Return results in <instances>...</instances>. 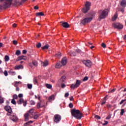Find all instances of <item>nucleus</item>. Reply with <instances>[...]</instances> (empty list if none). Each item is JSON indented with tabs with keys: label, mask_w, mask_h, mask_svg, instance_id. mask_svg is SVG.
<instances>
[{
	"label": "nucleus",
	"mask_w": 126,
	"mask_h": 126,
	"mask_svg": "<svg viewBox=\"0 0 126 126\" xmlns=\"http://www.w3.org/2000/svg\"><path fill=\"white\" fill-rule=\"evenodd\" d=\"M13 45H17V41L16 40H13Z\"/></svg>",
	"instance_id": "obj_53"
},
{
	"label": "nucleus",
	"mask_w": 126,
	"mask_h": 126,
	"mask_svg": "<svg viewBox=\"0 0 126 126\" xmlns=\"http://www.w3.org/2000/svg\"><path fill=\"white\" fill-rule=\"evenodd\" d=\"M55 56L57 57V58H61V57H62V53L61 52H59L58 53L56 54L55 55Z\"/></svg>",
	"instance_id": "obj_31"
},
{
	"label": "nucleus",
	"mask_w": 126,
	"mask_h": 126,
	"mask_svg": "<svg viewBox=\"0 0 126 126\" xmlns=\"http://www.w3.org/2000/svg\"><path fill=\"white\" fill-rule=\"evenodd\" d=\"M55 95L54 94H52L48 97V101L49 102H52V101H54L55 100Z\"/></svg>",
	"instance_id": "obj_19"
},
{
	"label": "nucleus",
	"mask_w": 126,
	"mask_h": 126,
	"mask_svg": "<svg viewBox=\"0 0 126 126\" xmlns=\"http://www.w3.org/2000/svg\"><path fill=\"white\" fill-rule=\"evenodd\" d=\"M106 100H105L104 101H102V102L101 103V105L103 106V105H104V104H106Z\"/></svg>",
	"instance_id": "obj_62"
},
{
	"label": "nucleus",
	"mask_w": 126,
	"mask_h": 126,
	"mask_svg": "<svg viewBox=\"0 0 126 126\" xmlns=\"http://www.w3.org/2000/svg\"><path fill=\"white\" fill-rule=\"evenodd\" d=\"M4 102V100L3 99V98L2 97L0 96V104H2Z\"/></svg>",
	"instance_id": "obj_35"
},
{
	"label": "nucleus",
	"mask_w": 126,
	"mask_h": 126,
	"mask_svg": "<svg viewBox=\"0 0 126 126\" xmlns=\"http://www.w3.org/2000/svg\"><path fill=\"white\" fill-rule=\"evenodd\" d=\"M34 9H39V7L38 6H35L34 7Z\"/></svg>",
	"instance_id": "obj_61"
},
{
	"label": "nucleus",
	"mask_w": 126,
	"mask_h": 126,
	"mask_svg": "<svg viewBox=\"0 0 126 126\" xmlns=\"http://www.w3.org/2000/svg\"><path fill=\"white\" fill-rule=\"evenodd\" d=\"M21 60H24L25 61H26V60H27V57H26L25 56H19L17 59L16 62H19V61H21Z\"/></svg>",
	"instance_id": "obj_16"
},
{
	"label": "nucleus",
	"mask_w": 126,
	"mask_h": 126,
	"mask_svg": "<svg viewBox=\"0 0 126 126\" xmlns=\"http://www.w3.org/2000/svg\"><path fill=\"white\" fill-rule=\"evenodd\" d=\"M21 54V52L20 51V50H17L16 51V55L17 56H19Z\"/></svg>",
	"instance_id": "obj_38"
},
{
	"label": "nucleus",
	"mask_w": 126,
	"mask_h": 126,
	"mask_svg": "<svg viewBox=\"0 0 126 126\" xmlns=\"http://www.w3.org/2000/svg\"><path fill=\"white\" fill-rule=\"evenodd\" d=\"M112 26L116 29H123V25L118 23H113Z\"/></svg>",
	"instance_id": "obj_11"
},
{
	"label": "nucleus",
	"mask_w": 126,
	"mask_h": 126,
	"mask_svg": "<svg viewBox=\"0 0 126 126\" xmlns=\"http://www.w3.org/2000/svg\"><path fill=\"white\" fill-rule=\"evenodd\" d=\"M116 91V89L112 90L110 92H109V93H112V92H115Z\"/></svg>",
	"instance_id": "obj_57"
},
{
	"label": "nucleus",
	"mask_w": 126,
	"mask_h": 126,
	"mask_svg": "<svg viewBox=\"0 0 126 126\" xmlns=\"http://www.w3.org/2000/svg\"><path fill=\"white\" fill-rule=\"evenodd\" d=\"M93 20V17H89L84 18L81 21V25H86L88 23H90Z\"/></svg>",
	"instance_id": "obj_3"
},
{
	"label": "nucleus",
	"mask_w": 126,
	"mask_h": 126,
	"mask_svg": "<svg viewBox=\"0 0 126 126\" xmlns=\"http://www.w3.org/2000/svg\"><path fill=\"white\" fill-rule=\"evenodd\" d=\"M49 47L48 45H46L42 47V50H48V49H49Z\"/></svg>",
	"instance_id": "obj_29"
},
{
	"label": "nucleus",
	"mask_w": 126,
	"mask_h": 126,
	"mask_svg": "<svg viewBox=\"0 0 126 126\" xmlns=\"http://www.w3.org/2000/svg\"><path fill=\"white\" fill-rule=\"evenodd\" d=\"M12 85H14L15 87H17L18 86H19V84H21V82H15L14 83H12Z\"/></svg>",
	"instance_id": "obj_21"
},
{
	"label": "nucleus",
	"mask_w": 126,
	"mask_h": 126,
	"mask_svg": "<svg viewBox=\"0 0 126 126\" xmlns=\"http://www.w3.org/2000/svg\"><path fill=\"white\" fill-rule=\"evenodd\" d=\"M23 54H24V55L27 54V51H26V50H23Z\"/></svg>",
	"instance_id": "obj_55"
},
{
	"label": "nucleus",
	"mask_w": 126,
	"mask_h": 126,
	"mask_svg": "<svg viewBox=\"0 0 126 126\" xmlns=\"http://www.w3.org/2000/svg\"><path fill=\"white\" fill-rule=\"evenodd\" d=\"M62 67V65L60 64V63H57L56 65H55V68H61Z\"/></svg>",
	"instance_id": "obj_27"
},
{
	"label": "nucleus",
	"mask_w": 126,
	"mask_h": 126,
	"mask_svg": "<svg viewBox=\"0 0 126 126\" xmlns=\"http://www.w3.org/2000/svg\"><path fill=\"white\" fill-rule=\"evenodd\" d=\"M108 125V121H104V123L102 124V126H107Z\"/></svg>",
	"instance_id": "obj_47"
},
{
	"label": "nucleus",
	"mask_w": 126,
	"mask_h": 126,
	"mask_svg": "<svg viewBox=\"0 0 126 126\" xmlns=\"http://www.w3.org/2000/svg\"><path fill=\"white\" fill-rule=\"evenodd\" d=\"M36 48H37L38 49H39V48H41V43H39L36 44Z\"/></svg>",
	"instance_id": "obj_46"
},
{
	"label": "nucleus",
	"mask_w": 126,
	"mask_h": 126,
	"mask_svg": "<svg viewBox=\"0 0 126 126\" xmlns=\"http://www.w3.org/2000/svg\"><path fill=\"white\" fill-rule=\"evenodd\" d=\"M111 119V115H109L106 118V120H110Z\"/></svg>",
	"instance_id": "obj_58"
},
{
	"label": "nucleus",
	"mask_w": 126,
	"mask_h": 126,
	"mask_svg": "<svg viewBox=\"0 0 126 126\" xmlns=\"http://www.w3.org/2000/svg\"><path fill=\"white\" fill-rule=\"evenodd\" d=\"M24 118H25V122H27V121L29 120V118H30V115L28 113H26L24 115Z\"/></svg>",
	"instance_id": "obj_18"
},
{
	"label": "nucleus",
	"mask_w": 126,
	"mask_h": 126,
	"mask_svg": "<svg viewBox=\"0 0 126 126\" xmlns=\"http://www.w3.org/2000/svg\"><path fill=\"white\" fill-rule=\"evenodd\" d=\"M36 16H44V15H45V14H44L43 12H40L36 13Z\"/></svg>",
	"instance_id": "obj_24"
},
{
	"label": "nucleus",
	"mask_w": 126,
	"mask_h": 126,
	"mask_svg": "<svg viewBox=\"0 0 126 126\" xmlns=\"http://www.w3.org/2000/svg\"><path fill=\"white\" fill-rule=\"evenodd\" d=\"M12 104H13V105H16V101H15V99H12L11 100Z\"/></svg>",
	"instance_id": "obj_39"
},
{
	"label": "nucleus",
	"mask_w": 126,
	"mask_h": 126,
	"mask_svg": "<svg viewBox=\"0 0 126 126\" xmlns=\"http://www.w3.org/2000/svg\"><path fill=\"white\" fill-rule=\"evenodd\" d=\"M118 18V13H116L112 18V21H115Z\"/></svg>",
	"instance_id": "obj_22"
},
{
	"label": "nucleus",
	"mask_w": 126,
	"mask_h": 126,
	"mask_svg": "<svg viewBox=\"0 0 126 126\" xmlns=\"http://www.w3.org/2000/svg\"><path fill=\"white\" fill-rule=\"evenodd\" d=\"M33 117L34 119H38V118H39L38 115H34Z\"/></svg>",
	"instance_id": "obj_48"
},
{
	"label": "nucleus",
	"mask_w": 126,
	"mask_h": 126,
	"mask_svg": "<svg viewBox=\"0 0 126 126\" xmlns=\"http://www.w3.org/2000/svg\"><path fill=\"white\" fill-rule=\"evenodd\" d=\"M28 113L30 115V118H33L34 117V115H35V112H34V109H31L28 112Z\"/></svg>",
	"instance_id": "obj_14"
},
{
	"label": "nucleus",
	"mask_w": 126,
	"mask_h": 126,
	"mask_svg": "<svg viewBox=\"0 0 126 126\" xmlns=\"http://www.w3.org/2000/svg\"><path fill=\"white\" fill-rule=\"evenodd\" d=\"M10 119L13 121V122H17V121H18V118L16 116V114L13 113L10 115Z\"/></svg>",
	"instance_id": "obj_12"
},
{
	"label": "nucleus",
	"mask_w": 126,
	"mask_h": 126,
	"mask_svg": "<svg viewBox=\"0 0 126 126\" xmlns=\"http://www.w3.org/2000/svg\"><path fill=\"white\" fill-rule=\"evenodd\" d=\"M16 88V91H19V90H20V89H19V88H18V87Z\"/></svg>",
	"instance_id": "obj_64"
},
{
	"label": "nucleus",
	"mask_w": 126,
	"mask_h": 126,
	"mask_svg": "<svg viewBox=\"0 0 126 126\" xmlns=\"http://www.w3.org/2000/svg\"><path fill=\"white\" fill-rule=\"evenodd\" d=\"M21 68H23V66L22 65H18L15 67V69H20Z\"/></svg>",
	"instance_id": "obj_26"
},
{
	"label": "nucleus",
	"mask_w": 126,
	"mask_h": 126,
	"mask_svg": "<svg viewBox=\"0 0 126 126\" xmlns=\"http://www.w3.org/2000/svg\"><path fill=\"white\" fill-rule=\"evenodd\" d=\"M47 107V103H45V101H40L37 103L36 108L37 109H41V108H46Z\"/></svg>",
	"instance_id": "obj_7"
},
{
	"label": "nucleus",
	"mask_w": 126,
	"mask_h": 126,
	"mask_svg": "<svg viewBox=\"0 0 126 126\" xmlns=\"http://www.w3.org/2000/svg\"><path fill=\"white\" fill-rule=\"evenodd\" d=\"M37 99L39 101V102H41V97L40 96V95H37Z\"/></svg>",
	"instance_id": "obj_52"
},
{
	"label": "nucleus",
	"mask_w": 126,
	"mask_h": 126,
	"mask_svg": "<svg viewBox=\"0 0 126 126\" xmlns=\"http://www.w3.org/2000/svg\"><path fill=\"white\" fill-rule=\"evenodd\" d=\"M90 5H91V3L89 2H86L85 4L86 8H83L82 9V12L83 13H87V12H88V10L90 9Z\"/></svg>",
	"instance_id": "obj_8"
},
{
	"label": "nucleus",
	"mask_w": 126,
	"mask_h": 126,
	"mask_svg": "<svg viewBox=\"0 0 126 126\" xmlns=\"http://www.w3.org/2000/svg\"><path fill=\"white\" fill-rule=\"evenodd\" d=\"M101 47H102V48H106V47H107V46H106V44H105V43H102L101 44Z\"/></svg>",
	"instance_id": "obj_50"
},
{
	"label": "nucleus",
	"mask_w": 126,
	"mask_h": 126,
	"mask_svg": "<svg viewBox=\"0 0 126 126\" xmlns=\"http://www.w3.org/2000/svg\"><path fill=\"white\" fill-rule=\"evenodd\" d=\"M18 98V96H17L16 94H14L13 95V99H14V100H16Z\"/></svg>",
	"instance_id": "obj_37"
},
{
	"label": "nucleus",
	"mask_w": 126,
	"mask_h": 126,
	"mask_svg": "<svg viewBox=\"0 0 126 126\" xmlns=\"http://www.w3.org/2000/svg\"><path fill=\"white\" fill-rule=\"evenodd\" d=\"M64 80H65V77L63 76L60 79V81H61V82H64Z\"/></svg>",
	"instance_id": "obj_32"
},
{
	"label": "nucleus",
	"mask_w": 126,
	"mask_h": 126,
	"mask_svg": "<svg viewBox=\"0 0 126 126\" xmlns=\"http://www.w3.org/2000/svg\"><path fill=\"white\" fill-rule=\"evenodd\" d=\"M60 23L62 24V26H63L64 28H69V25L68 23H67V22H61Z\"/></svg>",
	"instance_id": "obj_15"
},
{
	"label": "nucleus",
	"mask_w": 126,
	"mask_h": 126,
	"mask_svg": "<svg viewBox=\"0 0 126 126\" xmlns=\"http://www.w3.org/2000/svg\"><path fill=\"white\" fill-rule=\"evenodd\" d=\"M95 118L96 119H97V120H100V119H101V117H100V116H98V115H96V116H95Z\"/></svg>",
	"instance_id": "obj_51"
},
{
	"label": "nucleus",
	"mask_w": 126,
	"mask_h": 126,
	"mask_svg": "<svg viewBox=\"0 0 126 126\" xmlns=\"http://www.w3.org/2000/svg\"><path fill=\"white\" fill-rule=\"evenodd\" d=\"M27 86H28V89H32V84H28Z\"/></svg>",
	"instance_id": "obj_36"
},
{
	"label": "nucleus",
	"mask_w": 126,
	"mask_h": 126,
	"mask_svg": "<svg viewBox=\"0 0 126 126\" xmlns=\"http://www.w3.org/2000/svg\"><path fill=\"white\" fill-rule=\"evenodd\" d=\"M4 60L5 62H8L9 61V57L7 55L5 56Z\"/></svg>",
	"instance_id": "obj_33"
},
{
	"label": "nucleus",
	"mask_w": 126,
	"mask_h": 126,
	"mask_svg": "<svg viewBox=\"0 0 126 126\" xmlns=\"http://www.w3.org/2000/svg\"><path fill=\"white\" fill-rule=\"evenodd\" d=\"M30 104H31V105H35L36 104V103L33 100H31L30 101Z\"/></svg>",
	"instance_id": "obj_43"
},
{
	"label": "nucleus",
	"mask_w": 126,
	"mask_h": 126,
	"mask_svg": "<svg viewBox=\"0 0 126 126\" xmlns=\"http://www.w3.org/2000/svg\"><path fill=\"white\" fill-rule=\"evenodd\" d=\"M4 109L6 112H7V113L6 114V116H11L12 114H13V111H12V109L10 106L6 105L4 107Z\"/></svg>",
	"instance_id": "obj_6"
},
{
	"label": "nucleus",
	"mask_w": 126,
	"mask_h": 126,
	"mask_svg": "<svg viewBox=\"0 0 126 126\" xmlns=\"http://www.w3.org/2000/svg\"><path fill=\"white\" fill-rule=\"evenodd\" d=\"M88 80V77L85 76L83 79V81H87Z\"/></svg>",
	"instance_id": "obj_44"
},
{
	"label": "nucleus",
	"mask_w": 126,
	"mask_h": 126,
	"mask_svg": "<svg viewBox=\"0 0 126 126\" xmlns=\"http://www.w3.org/2000/svg\"><path fill=\"white\" fill-rule=\"evenodd\" d=\"M124 113H125V109H121V112L120 113V115L121 116H123V115H124Z\"/></svg>",
	"instance_id": "obj_42"
},
{
	"label": "nucleus",
	"mask_w": 126,
	"mask_h": 126,
	"mask_svg": "<svg viewBox=\"0 0 126 126\" xmlns=\"http://www.w3.org/2000/svg\"><path fill=\"white\" fill-rule=\"evenodd\" d=\"M106 107H107V108H108V109H110V108H112V105H111L110 104H107L106 105Z\"/></svg>",
	"instance_id": "obj_45"
},
{
	"label": "nucleus",
	"mask_w": 126,
	"mask_h": 126,
	"mask_svg": "<svg viewBox=\"0 0 126 126\" xmlns=\"http://www.w3.org/2000/svg\"><path fill=\"white\" fill-rule=\"evenodd\" d=\"M67 63V60H66V58H63L61 61V63L63 65H65Z\"/></svg>",
	"instance_id": "obj_17"
},
{
	"label": "nucleus",
	"mask_w": 126,
	"mask_h": 126,
	"mask_svg": "<svg viewBox=\"0 0 126 126\" xmlns=\"http://www.w3.org/2000/svg\"><path fill=\"white\" fill-rule=\"evenodd\" d=\"M4 74L5 75V76H7V75H8V73H7V71L5 70L4 72Z\"/></svg>",
	"instance_id": "obj_49"
},
{
	"label": "nucleus",
	"mask_w": 126,
	"mask_h": 126,
	"mask_svg": "<svg viewBox=\"0 0 126 126\" xmlns=\"http://www.w3.org/2000/svg\"><path fill=\"white\" fill-rule=\"evenodd\" d=\"M32 63L34 66H37L38 65V62H37L36 61H32Z\"/></svg>",
	"instance_id": "obj_30"
},
{
	"label": "nucleus",
	"mask_w": 126,
	"mask_h": 126,
	"mask_svg": "<svg viewBox=\"0 0 126 126\" xmlns=\"http://www.w3.org/2000/svg\"><path fill=\"white\" fill-rule=\"evenodd\" d=\"M101 12H102L101 13ZM98 13H101L98 18V21H100L101 19H104V18H106L107 17V15H108V9H105L103 11L102 10H100L98 11Z\"/></svg>",
	"instance_id": "obj_2"
},
{
	"label": "nucleus",
	"mask_w": 126,
	"mask_h": 126,
	"mask_svg": "<svg viewBox=\"0 0 126 126\" xmlns=\"http://www.w3.org/2000/svg\"><path fill=\"white\" fill-rule=\"evenodd\" d=\"M61 87L62 88H64V87H65V85H64V84H62L61 85Z\"/></svg>",
	"instance_id": "obj_60"
},
{
	"label": "nucleus",
	"mask_w": 126,
	"mask_h": 126,
	"mask_svg": "<svg viewBox=\"0 0 126 126\" xmlns=\"http://www.w3.org/2000/svg\"><path fill=\"white\" fill-rule=\"evenodd\" d=\"M69 108H73V104H72V103H70L69 104Z\"/></svg>",
	"instance_id": "obj_54"
},
{
	"label": "nucleus",
	"mask_w": 126,
	"mask_h": 126,
	"mask_svg": "<svg viewBox=\"0 0 126 126\" xmlns=\"http://www.w3.org/2000/svg\"><path fill=\"white\" fill-rule=\"evenodd\" d=\"M33 123V121H30L28 122H27L26 123H25L24 124V126H30V124H32Z\"/></svg>",
	"instance_id": "obj_28"
},
{
	"label": "nucleus",
	"mask_w": 126,
	"mask_h": 126,
	"mask_svg": "<svg viewBox=\"0 0 126 126\" xmlns=\"http://www.w3.org/2000/svg\"><path fill=\"white\" fill-rule=\"evenodd\" d=\"M4 0V2L2 4V7L3 8H7L10 7V5L12 4V0Z\"/></svg>",
	"instance_id": "obj_4"
},
{
	"label": "nucleus",
	"mask_w": 126,
	"mask_h": 126,
	"mask_svg": "<svg viewBox=\"0 0 126 126\" xmlns=\"http://www.w3.org/2000/svg\"><path fill=\"white\" fill-rule=\"evenodd\" d=\"M38 77H34L33 78L34 84H38Z\"/></svg>",
	"instance_id": "obj_25"
},
{
	"label": "nucleus",
	"mask_w": 126,
	"mask_h": 126,
	"mask_svg": "<svg viewBox=\"0 0 126 126\" xmlns=\"http://www.w3.org/2000/svg\"><path fill=\"white\" fill-rule=\"evenodd\" d=\"M70 56L71 57H74V56H76V53H75V52H72V53H70Z\"/></svg>",
	"instance_id": "obj_40"
},
{
	"label": "nucleus",
	"mask_w": 126,
	"mask_h": 126,
	"mask_svg": "<svg viewBox=\"0 0 126 126\" xmlns=\"http://www.w3.org/2000/svg\"><path fill=\"white\" fill-rule=\"evenodd\" d=\"M12 26H13V27L15 28V27H16V26H17V25H16V24L14 23L12 25Z\"/></svg>",
	"instance_id": "obj_63"
},
{
	"label": "nucleus",
	"mask_w": 126,
	"mask_h": 126,
	"mask_svg": "<svg viewBox=\"0 0 126 126\" xmlns=\"http://www.w3.org/2000/svg\"><path fill=\"white\" fill-rule=\"evenodd\" d=\"M71 114L73 117H74L77 120H80L83 117V114L80 112L79 110H76L75 109H72Z\"/></svg>",
	"instance_id": "obj_1"
},
{
	"label": "nucleus",
	"mask_w": 126,
	"mask_h": 126,
	"mask_svg": "<svg viewBox=\"0 0 126 126\" xmlns=\"http://www.w3.org/2000/svg\"><path fill=\"white\" fill-rule=\"evenodd\" d=\"M68 95H69V94H68V93H66L64 95V97H65V98H67V97H68Z\"/></svg>",
	"instance_id": "obj_56"
},
{
	"label": "nucleus",
	"mask_w": 126,
	"mask_h": 126,
	"mask_svg": "<svg viewBox=\"0 0 126 126\" xmlns=\"http://www.w3.org/2000/svg\"><path fill=\"white\" fill-rule=\"evenodd\" d=\"M83 63L84 64H85L86 66H88V67H90V66H91L92 63L90 60H84Z\"/></svg>",
	"instance_id": "obj_13"
},
{
	"label": "nucleus",
	"mask_w": 126,
	"mask_h": 126,
	"mask_svg": "<svg viewBox=\"0 0 126 126\" xmlns=\"http://www.w3.org/2000/svg\"><path fill=\"white\" fill-rule=\"evenodd\" d=\"M80 83H81V82H80V81L78 80H77L75 84H72V85H71V89H73V90H74L75 88H77V87H78L79 85H80Z\"/></svg>",
	"instance_id": "obj_9"
},
{
	"label": "nucleus",
	"mask_w": 126,
	"mask_h": 126,
	"mask_svg": "<svg viewBox=\"0 0 126 126\" xmlns=\"http://www.w3.org/2000/svg\"><path fill=\"white\" fill-rule=\"evenodd\" d=\"M46 87H47V88H48V89H51V88H52V85L46 84Z\"/></svg>",
	"instance_id": "obj_34"
},
{
	"label": "nucleus",
	"mask_w": 126,
	"mask_h": 126,
	"mask_svg": "<svg viewBox=\"0 0 126 126\" xmlns=\"http://www.w3.org/2000/svg\"><path fill=\"white\" fill-rule=\"evenodd\" d=\"M61 120H62V116H61L60 115L56 114L54 115V121L55 123L58 124V123H60Z\"/></svg>",
	"instance_id": "obj_10"
},
{
	"label": "nucleus",
	"mask_w": 126,
	"mask_h": 126,
	"mask_svg": "<svg viewBox=\"0 0 126 126\" xmlns=\"http://www.w3.org/2000/svg\"><path fill=\"white\" fill-rule=\"evenodd\" d=\"M76 52L77 53H81V50H79V49H77V50H76Z\"/></svg>",
	"instance_id": "obj_59"
},
{
	"label": "nucleus",
	"mask_w": 126,
	"mask_h": 126,
	"mask_svg": "<svg viewBox=\"0 0 126 126\" xmlns=\"http://www.w3.org/2000/svg\"><path fill=\"white\" fill-rule=\"evenodd\" d=\"M121 5L122 7H126V0H122L121 2Z\"/></svg>",
	"instance_id": "obj_20"
},
{
	"label": "nucleus",
	"mask_w": 126,
	"mask_h": 126,
	"mask_svg": "<svg viewBox=\"0 0 126 126\" xmlns=\"http://www.w3.org/2000/svg\"><path fill=\"white\" fill-rule=\"evenodd\" d=\"M18 97L20 98V99L17 101L18 104L19 105L23 104L24 107L26 106V105H27V101H24V99L22 98V97H23V94H20L18 95Z\"/></svg>",
	"instance_id": "obj_5"
},
{
	"label": "nucleus",
	"mask_w": 126,
	"mask_h": 126,
	"mask_svg": "<svg viewBox=\"0 0 126 126\" xmlns=\"http://www.w3.org/2000/svg\"><path fill=\"white\" fill-rule=\"evenodd\" d=\"M47 65H49V61H48V60H45L43 63V66H47Z\"/></svg>",
	"instance_id": "obj_23"
},
{
	"label": "nucleus",
	"mask_w": 126,
	"mask_h": 126,
	"mask_svg": "<svg viewBox=\"0 0 126 126\" xmlns=\"http://www.w3.org/2000/svg\"><path fill=\"white\" fill-rule=\"evenodd\" d=\"M124 102H126V99H122L121 101L120 102V105H122V104H124Z\"/></svg>",
	"instance_id": "obj_41"
}]
</instances>
